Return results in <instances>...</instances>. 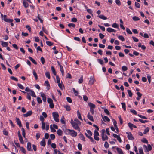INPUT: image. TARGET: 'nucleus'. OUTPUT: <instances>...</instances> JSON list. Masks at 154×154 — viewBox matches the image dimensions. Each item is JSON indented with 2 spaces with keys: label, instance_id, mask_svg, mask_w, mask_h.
<instances>
[{
  "label": "nucleus",
  "instance_id": "28",
  "mask_svg": "<svg viewBox=\"0 0 154 154\" xmlns=\"http://www.w3.org/2000/svg\"><path fill=\"white\" fill-rule=\"evenodd\" d=\"M29 59L35 64H37V63L35 61V60H34L33 58H32L31 57L29 56L28 57Z\"/></svg>",
  "mask_w": 154,
  "mask_h": 154
},
{
  "label": "nucleus",
  "instance_id": "30",
  "mask_svg": "<svg viewBox=\"0 0 154 154\" xmlns=\"http://www.w3.org/2000/svg\"><path fill=\"white\" fill-rule=\"evenodd\" d=\"M1 45L4 47H7L8 46V43L7 42H4L3 41H1Z\"/></svg>",
  "mask_w": 154,
  "mask_h": 154
},
{
  "label": "nucleus",
  "instance_id": "39",
  "mask_svg": "<svg viewBox=\"0 0 154 154\" xmlns=\"http://www.w3.org/2000/svg\"><path fill=\"white\" fill-rule=\"evenodd\" d=\"M19 138V140L20 143L22 144H23L24 143V141L23 140V137L22 136L18 137Z\"/></svg>",
  "mask_w": 154,
  "mask_h": 154
},
{
  "label": "nucleus",
  "instance_id": "5",
  "mask_svg": "<svg viewBox=\"0 0 154 154\" xmlns=\"http://www.w3.org/2000/svg\"><path fill=\"white\" fill-rule=\"evenodd\" d=\"M67 131L69 134L72 137H75L77 135V133L74 130L67 129Z\"/></svg>",
  "mask_w": 154,
  "mask_h": 154
},
{
  "label": "nucleus",
  "instance_id": "31",
  "mask_svg": "<svg viewBox=\"0 0 154 154\" xmlns=\"http://www.w3.org/2000/svg\"><path fill=\"white\" fill-rule=\"evenodd\" d=\"M98 17L99 18L104 20H106L107 19V17L103 15H100Z\"/></svg>",
  "mask_w": 154,
  "mask_h": 154
},
{
  "label": "nucleus",
  "instance_id": "11",
  "mask_svg": "<svg viewBox=\"0 0 154 154\" xmlns=\"http://www.w3.org/2000/svg\"><path fill=\"white\" fill-rule=\"evenodd\" d=\"M41 96L42 98L43 101L44 102H45L46 100V98L45 94L42 92L40 93Z\"/></svg>",
  "mask_w": 154,
  "mask_h": 154
},
{
  "label": "nucleus",
  "instance_id": "59",
  "mask_svg": "<svg viewBox=\"0 0 154 154\" xmlns=\"http://www.w3.org/2000/svg\"><path fill=\"white\" fill-rule=\"evenodd\" d=\"M98 26L103 31H105V29L104 26H102L100 25H98Z\"/></svg>",
  "mask_w": 154,
  "mask_h": 154
},
{
  "label": "nucleus",
  "instance_id": "49",
  "mask_svg": "<svg viewBox=\"0 0 154 154\" xmlns=\"http://www.w3.org/2000/svg\"><path fill=\"white\" fill-rule=\"evenodd\" d=\"M78 149L80 150H82V146L81 144L79 143L78 145Z\"/></svg>",
  "mask_w": 154,
  "mask_h": 154
},
{
  "label": "nucleus",
  "instance_id": "26",
  "mask_svg": "<svg viewBox=\"0 0 154 154\" xmlns=\"http://www.w3.org/2000/svg\"><path fill=\"white\" fill-rule=\"evenodd\" d=\"M23 4L24 7L25 8H27L29 6V4L28 3L25 1V0H23Z\"/></svg>",
  "mask_w": 154,
  "mask_h": 154
},
{
  "label": "nucleus",
  "instance_id": "14",
  "mask_svg": "<svg viewBox=\"0 0 154 154\" xmlns=\"http://www.w3.org/2000/svg\"><path fill=\"white\" fill-rule=\"evenodd\" d=\"M101 116L103 118V120L105 122H109L110 121V119L107 116H104L102 115H101Z\"/></svg>",
  "mask_w": 154,
  "mask_h": 154
},
{
  "label": "nucleus",
  "instance_id": "19",
  "mask_svg": "<svg viewBox=\"0 0 154 154\" xmlns=\"http://www.w3.org/2000/svg\"><path fill=\"white\" fill-rule=\"evenodd\" d=\"M16 121L19 127H21L22 126L21 122L18 118H16Z\"/></svg>",
  "mask_w": 154,
  "mask_h": 154
},
{
  "label": "nucleus",
  "instance_id": "24",
  "mask_svg": "<svg viewBox=\"0 0 154 154\" xmlns=\"http://www.w3.org/2000/svg\"><path fill=\"white\" fill-rule=\"evenodd\" d=\"M79 137L82 140L84 141H85V137H84V136L82 133H80V134H79Z\"/></svg>",
  "mask_w": 154,
  "mask_h": 154
},
{
  "label": "nucleus",
  "instance_id": "57",
  "mask_svg": "<svg viewBox=\"0 0 154 154\" xmlns=\"http://www.w3.org/2000/svg\"><path fill=\"white\" fill-rule=\"evenodd\" d=\"M147 78L148 79V81L149 83L150 84L151 83V76L149 75H147Z\"/></svg>",
  "mask_w": 154,
  "mask_h": 154
},
{
  "label": "nucleus",
  "instance_id": "22",
  "mask_svg": "<svg viewBox=\"0 0 154 154\" xmlns=\"http://www.w3.org/2000/svg\"><path fill=\"white\" fill-rule=\"evenodd\" d=\"M32 112L31 111H29L23 115L25 117H27L29 116H30L32 114Z\"/></svg>",
  "mask_w": 154,
  "mask_h": 154
},
{
  "label": "nucleus",
  "instance_id": "1",
  "mask_svg": "<svg viewBox=\"0 0 154 154\" xmlns=\"http://www.w3.org/2000/svg\"><path fill=\"white\" fill-rule=\"evenodd\" d=\"M71 123L75 129L79 131H80V129L79 126L81 125V124H79L78 123H76V122H74L72 119L71 121Z\"/></svg>",
  "mask_w": 154,
  "mask_h": 154
},
{
  "label": "nucleus",
  "instance_id": "37",
  "mask_svg": "<svg viewBox=\"0 0 154 154\" xmlns=\"http://www.w3.org/2000/svg\"><path fill=\"white\" fill-rule=\"evenodd\" d=\"M139 153L138 152H137L136 154H143V149L142 147L140 148L139 149Z\"/></svg>",
  "mask_w": 154,
  "mask_h": 154
},
{
  "label": "nucleus",
  "instance_id": "45",
  "mask_svg": "<svg viewBox=\"0 0 154 154\" xmlns=\"http://www.w3.org/2000/svg\"><path fill=\"white\" fill-rule=\"evenodd\" d=\"M149 130V128L147 127L145 130L143 132V134H146L148 132Z\"/></svg>",
  "mask_w": 154,
  "mask_h": 154
},
{
  "label": "nucleus",
  "instance_id": "6",
  "mask_svg": "<svg viewBox=\"0 0 154 154\" xmlns=\"http://www.w3.org/2000/svg\"><path fill=\"white\" fill-rule=\"evenodd\" d=\"M52 115L54 120L56 122H58L59 121V119L58 118L59 115L58 113L56 112H54L52 113Z\"/></svg>",
  "mask_w": 154,
  "mask_h": 154
},
{
  "label": "nucleus",
  "instance_id": "25",
  "mask_svg": "<svg viewBox=\"0 0 154 154\" xmlns=\"http://www.w3.org/2000/svg\"><path fill=\"white\" fill-rule=\"evenodd\" d=\"M77 115L79 119L81 121H82V119L81 117V114L79 110L77 112Z\"/></svg>",
  "mask_w": 154,
  "mask_h": 154
},
{
  "label": "nucleus",
  "instance_id": "43",
  "mask_svg": "<svg viewBox=\"0 0 154 154\" xmlns=\"http://www.w3.org/2000/svg\"><path fill=\"white\" fill-rule=\"evenodd\" d=\"M20 150L24 153L25 154L26 152V150L23 147H20Z\"/></svg>",
  "mask_w": 154,
  "mask_h": 154
},
{
  "label": "nucleus",
  "instance_id": "53",
  "mask_svg": "<svg viewBox=\"0 0 154 154\" xmlns=\"http://www.w3.org/2000/svg\"><path fill=\"white\" fill-rule=\"evenodd\" d=\"M72 90L75 95L77 96L78 94V92L76 91L74 88H73Z\"/></svg>",
  "mask_w": 154,
  "mask_h": 154
},
{
  "label": "nucleus",
  "instance_id": "20",
  "mask_svg": "<svg viewBox=\"0 0 154 154\" xmlns=\"http://www.w3.org/2000/svg\"><path fill=\"white\" fill-rule=\"evenodd\" d=\"M87 117L90 121L93 122L94 121L93 116L91 115L89 113H88Z\"/></svg>",
  "mask_w": 154,
  "mask_h": 154
},
{
  "label": "nucleus",
  "instance_id": "41",
  "mask_svg": "<svg viewBox=\"0 0 154 154\" xmlns=\"http://www.w3.org/2000/svg\"><path fill=\"white\" fill-rule=\"evenodd\" d=\"M45 75L46 77H47L48 79H50L51 77L50 74V73L48 72H45Z\"/></svg>",
  "mask_w": 154,
  "mask_h": 154
},
{
  "label": "nucleus",
  "instance_id": "50",
  "mask_svg": "<svg viewBox=\"0 0 154 154\" xmlns=\"http://www.w3.org/2000/svg\"><path fill=\"white\" fill-rule=\"evenodd\" d=\"M68 26L69 27H75V24L72 23H69L68 24Z\"/></svg>",
  "mask_w": 154,
  "mask_h": 154
},
{
  "label": "nucleus",
  "instance_id": "64",
  "mask_svg": "<svg viewBox=\"0 0 154 154\" xmlns=\"http://www.w3.org/2000/svg\"><path fill=\"white\" fill-rule=\"evenodd\" d=\"M99 36L101 39L105 37V35L101 33L99 34Z\"/></svg>",
  "mask_w": 154,
  "mask_h": 154
},
{
  "label": "nucleus",
  "instance_id": "9",
  "mask_svg": "<svg viewBox=\"0 0 154 154\" xmlns=\"http://www.w3.org/2000/svg\"><path fill=\"white\" fill-rule=\"evenodd\" d=\"M27 94L28 95H31L33 97H36L34 92L31 90H30L28 92H27Z\"/></svg>",
  "mask_w": 154,
  "mask_h": 154
},
{
  "label": "nucleus",
  "instance_id": "7",
  "mask_svg": "<svg viewBox=\"0 0 154 154\" xmlns=\"http://www.w3.org/2000/svg\"><path fill=\"white\" fill-rule=\"evenodd\" d=\"M99 135V133L97 131L95 130L94 132V139L95 140L97 141H98L99 140V138L98 136Z\"/></svg>",
  "mask_w": 154,
  "mask_h": 154
},
{
  "label": "nucleus",
  "instance_id": "17",
  "mask_svg": "<svg viewBox=\"0 0 154 154\" xmlns=\"http://www.w3.org/2000/svg\"><path fill=\"white\" fill-rule=\"evenodd\" d=\"M88 104L89 106L90 107V108L94 109L95 108V105L91 102L88 103Z\"/></svg>",
  "mask_w": 154,
  "mask_h": 154
},
{
  "label": "nucleus",
  "instance_id": "47",
  "mask_svg": "<svg viewBox=\"0 0 154 154\" xmlns=\"http://www.w3.org/2000/svg\"><path fill=\"white\" fill-rule=\"evenodd\" d=\"M139 121L140 122H141V123H145L146 122H149V121L148 120H144L143 119H139Z\"/></svg>",
  "mask_w": 154,
  "mask_h": 154
},
{
  "label": "nucleus",
  "instance_id": "40",
  "mask_svg": "<svg viewBox=\"0 0 154 154\" xmlns=\"http://www.w3.org/2000/svg\"><path fill=\"white\" fill-rule=\"evenodd\" d=\"M33 75L34 76L35 78V79L37 80L38 79V75H37V73L36 72L35 70H34L33 71Z\"/></svg>",
  "mask_w": 154,
  "mask_h": 154
},
{
  "label": "nucleus",
  "instance_id": "34",
  "mask_svg": "<svg viewBox=\"0 0 154 154\" xmlns=\"http://www.w3.org/2000/svg\"><path fill=\"white\" fill-rule=\"evenodd\" d=\"M51 70L54 75L55 76L57 75L56 71H55V69L53 66H52L51 67Z\"/></svg>",
  "mask_w": 154,
  "mask_h": 154
},
{
  "label": "nucleus",
  "instance_id": "62",
  "mask_svg": "<svg viewBox=\"0 0 154 154\" xmlns=\"http://www.w3.org/2000/svg\"><path fill=\"white\" fill-rule=\"evenodd\" d=\"M127 91L129 96L130 97H131L132 95V93L131 92V91L128 90Z\"/></svg>",
  "mask_w": 154,
  "mask_h": 154
},
{
  "label": "nucleus",
  "instance_id": "38",
  "mask_svg": "<svg viewBox=\"0 0 154 154\" xmlns=\"http://www.w3.org/2000/svg\"><path fill=\"white\" fill-rule=\"evenodd\" d=\"M116 150L119 154H124L122 149L119 148H117Z\"/></svg>",
  "mask_w": 154,
  "mask_h": 154
},
{
  "label": "nucleus",
  "instance_id": "3",
  "mask_svg": "<svg viewBox=\"0 0 154 154\" xmlns=\"http://www.w3.org/2000/svg\"><path fill=\"white\" fill-rule=\"evenodd\" d=\"M106 131L105 129H103L101 130V136L103 141L108 140V137L105 134Z\"/></svg>",
  "mask_w": 154,
  "mask_h": 154
},
{
  "label": "nucleus",
  "instance_id": "33",
  "mask_svg": "<svg viewBox=\"0 0 154 154\" xmlns=\"http://www.w3.org/2000/svg\"><path fill=\"white\" fill-rule=\"evenodd\" d=\"M57 134L60 136L62 135L63 134V131L61 129H59L57 131Z\"/></svg>",
  "mask_w": 154,
  "mask_h": 154
},
{
  "label": "nucleus",
  "instance_id": "32",
  "mask_svg": "<svg viewBox=\"0 0 154 154\" xmlns=\"http://www.w3.org/2000/svg\"><path fill=\"white\" fill-rule=\"evenodd\" d=\"M58 86L60 88L61 90H63V88H64V86L63 85V84H62V82H61V83H60L58 84Z\"/></svg>",
  "mask_w": 154,
  "mask_h": 154
},
{
  "label": "nucleus",
  "instance_id": "61",
  "mask_svg": "<svg viewBox=\"0 0 154 154\" xmlns=\"http://www.w3.org/2000/svg\"><path fill=\"white\" fill-rule=\"evenodd\" d=\"M104 112L107 115H109L110 114L109 110L106 109L105 108L104 109Z\"/></svg>",
  "mask_w": 154,
  "mask_h": 154
},
{
  "label": "nucleus",
  "instance_id": "55",
  "mask_svg": "<svg viewBox=\"0 0 154 154\" xmlns=\"http://www.w3.org/2000/svg\"><path fill=\"white\" fill-rule=\"evenodd\" d=\"M42 123V130L45 129V124L44 122H41Z\"/></svg>",
  "mask_w": 154,
  "mask_h": 154
},
{
  "label": "nucleus",
  "instance_id": "46",
  "mask_svg": "<svg viewBox=\"0 0 154 154\" xmlns=\"http://www.w3.org/2000/svg\"><path fill=\"white\" fill-rule=\"evenodd\" d=\"M56 81L57 83L58 84L60 83V79L58 75H56Z\"/></svg>",
  "mask_w": 154,
  "mask_h": 154
},
{
  "label": "nucleus",
  "instance_id": "44",
  "mask_svg": "<svg viewBox=\"0 0 154 154\" xmlns=\"http://www.w3.org/2000/svg\"><path fill=\"white\" fill-rule=\"evenodd\" d=\"M112 27L114 28H118L119 25L116 23H114L112 24Z\"/></svg>",
  "mask_w": 154,
  "mask_h": 154
},
{
  "label": "nucleus",
  "instance_id": "2",
  "mask_svg": "<svg viewBox=\"0 0 154 154\" xmlns=\"http://www.w3.org/2000/svg\"><path fill=\"white\" fill-rule=\"evenodd\" d=\"M86 132L87 133H85L86 136L90 139L91 142L94 143L95 141L94 140L93 138L91 137L92 135V133L91 131L89 130H87Z\"/></svg>",
  "mask_w": 154,
  "mask_h": 154
},
{
  "label": "nucleus",
  "instance_id": "58",
  "mask_svg": "<svg viewBox=\"0 0 154 154\" xmlns=\"http://www.w3.org/2000/svg\"><path fill=\"white\" fill-rule=\"evenodd\" d=\"M104 147L106 149L109 147V145L108 143L107 142H105L104 144Z\"/></svg>",
  "mask_w": 154,
  "mask_h": 154
},
{
  "label": "nucleus",
  "instance_id": "60",
  "mask_svg": "<svg viewBox=\"0 0 154 154\" xmlns=\"http://www.w3.org/2000/svg\"><path fill=\"white\" fill-rule=\"evenodd\" d=\"M66 100L69 103H71L72 102V100L71 98L69 97H66Z\"/></svg>",
  "mask_w": 154,
  "mask_h": 154
},
{
  "label": "nucleus",
  "instance_id": "8",
  "mask_svg": "<svg viewBox=\"0 0 154 154\" xmlns=\"http://www.w3.org/2000/svg\"><path fill=\"white\" fill-rule=\"evenodd\" d=\"M95 81L94 76H91L90 77V80L89 82V83L91 85H93Z\"/></svg>",
  "mask_w": 154,
  "mask_h": 154
},
{
  "label": "nucleus",
  "instance_id": "21",
  "mask_svg": "<svg viewBox=\"0 0 154 154\" xmlns=\"http://www.w3.org/2000/svg\"><path fill=\"white\" fill-rule=\"evenodd\" d=\"M107 31L109 32H116V30H115L114 29L112 28H108L107 29Z\"/></svg>",
  "mask_w": 154,
  "mask_h": 154
},
{
  "label": "nucleus",
  "instance_id": "51",
  "mask_svg": "<svg viewBox=\"0 0 154 154\" xmlns=\"http://www.w3.org/2000/svg\"><path fill=\"white\" fill-rule=\"evenodd\" d=\"M50 128L51 129V132H56V130L55 129L53 128H52V125H51L50 126Z\"/></svg>",
  "mask_w": 154,
  "mask_h": 154
},
{
  "label": "nucleus",
  "instance_id": "56",
  "mask_svg": "<svg viewBox=\"0 0 154 154\" xmlns=\"http://www.w3.org/2000/svg\"><path fill=\"white\" fill-rule=\"evenodd\" d=\"M46 43L47 45L50 46H51L53 45V43L49 41H47L46 42Z\"/></svg>",
  "mask_w": 154,
  "mask_h": 154
},
{
  "label": "nucleus",
  "instance_id": "13",
  "mask_svg": "<svg viewBox=\"0 0 154 154\" xmlns=\"http://www.w3.org/2000/svg\"><path fill=\"white\" fill-rule=\"evenodd\" d=\"M126 134L128 135V137L129 140H132L134 139V138L131 132H127Z\"/></svg>",
  "mask_w": 154,
  "mask_h": 154
},
{
  "label": "nucleus",
  "instance_id": "29",
  "mask_svg": "<svg viewBox=\"0 0 154 154\" xmlns=\"http://www.w3.org/2000/svg\"><path fill=\"white\" fill-rule=\"evenodd\" d=\"M128 125L129 128L131 130H132L133 127L135 128V125L131 123H128Z\"/></svg>",
  "mask_w": 154,
  "mask_h": 154
},
{
  "label": "nucleus",
  "instance_id": "63",
  "mask_svg": "<svg viewBox=\"0 0 154 154\" xmlns=\"http://www.w3.org/2000/svg\"><path fill=\"white\" fill-rule=\"evenodd\" d=\"M122 69L123 71H126L127 70V67L126 66H123L122 67Z\"/></svg>",
  "mask_w": 154,
  "mask_h": 154
},
{
  "label": "nucleus",
  "instance_id": "12",
  "mask_svg": "<svg viewBox=\"0 0 154 154\" xmlns=\"http://www.w3.org/2000/svg\"><path fill=\"white\" fill-rule=\"evenodd\" d=\"M27 149L29 151H32V149H31V143L30 142H28L27 145Z\"/></svg>",
  "mask_w": 154,
  "mask_h": 154
},
{
  "label": "nucleus",
  "instance_id": "15",
  "mask_svg": "<svg viewBox=\"0 0 154 154\" xmlns=\"http://www.w3.org/2000/svg\"><path fill=\"white\" fill-rule=\"evenodd\" d=\"M44 85L46 86V88L48 90H49L50 87L49 82L48 81H45V82Z\"/></svg>",
  "mask_w": 154,
  "mask_h": 154
},
{
  "label": "nucleus",
  "instance_id": "4",
  "mask_svg": "<svg viewBox=\"0 0 154 154\" xmlns=\"http://www.w3.org/2000/svg\"><path fill=\"white\" fill-rule=\"evenodd\" d=\"M143 148L145 152H147L149 151H150L152 149V147L151 145L149 144H148L147 146L146 145H144L143 146Z\"/></svg>",
  "mask_w": 154,
  "mask_h": 154
},
{
  "label": "nucleus",
  "instance_id": "27",
  "mask_svg": "<svg viewBox=\"0 0 154 154\" xmlns=\"http://www.w3.org/2000/svg\"><path fill=\"white\" fill-rule=\"evenodd\" d=\"M141 141L143 143L148 144V142L147 140L145 138H143L141 140Z\"/></svg>",
  "mask_w": 154,
  "mask_h": 154
},
{
  "label": "nucleus",
  "instance_id": "10",
  "mask_svg": "<svg viewBox=\"0 0 154 154\" xmlns=\"http://www.w3.org/2000/svg\"><path fill=\"white\" fill-rule=\"evenodd\" d=\"M3 20L4 21L7 22H12L13 21V19L7 18V16L5 15H4V16Z\"/></svg>",
  "mask_w": 154,
  "mask_h": 154
},
{
  "label": "nucleus",
  "instance_id": "23",
  "mask_svg": "<svg viewBox=\"0 0 154 154\" xmlns=\"http://www.w3.org/2000/svg\"><path fill=\"white\" fill-rule=\"evenodd\" d=\"M45 141L44 138H43L40 142V145L41 146H45Z\"/></svg>",
  "mask_w": 154,
  "mask_h": 154
},
{
  "label": "nucleus",
  "instance_id": "42",
  "mask_svg": "<svg viewBox=\"0 0 154 154\" xmlns=\"http://www.w3.org/2000/svg\"><path fill=\"white\" fill-rule=\"evenodd\" d=\"M17 85L20 89L23 90L24 89V87L20 83H17Z\"/></svg>",
  "mask_w": 154,
  "mask_h": 154
},
{
  "label": "nucleus",
  "instance_id": "54",
  "mask_svg": "<svg viewBox=\"0 0 154 154\" xmlns=\"http://www.w3.org/2000/svg\"><path fill=\"white\" fill-rule=\"evenodd\" d=\"M37 100L38 103L40 104L42 103V101L40 97H38L37 98Z\"/></svg>",
  "mask_w": 154,
  "mask_h": 154
},
{
  "label": "nucleus",
  "instance_id": "48",
  "mask_svg": "<svg viewBox=\"0 0 154 154\" xmlns=\"http://www.w3.org/2000/svg\"><path fill=\"white\" fill-rule=\"evenodd\" d=\"M64 119L65 118L63 116L60 119V122H61V123L63 124H65V122L64 120Z\"/></svg>",
  "mask_w": 154,
  "mask_h": 154
},
{
  "label": "nucleus",
  "instance_id": "18",
  "mask_svg": "<svg viewBox=\"0 0 154 154\" xmlns=\"http://www.w3.org/2000/svg\"><path fill=\"white\" fill-rule=\"evenodd\" d=\"M58 63L59 65L60 66V71L62 73V75L63 76L64 75V70H63V67L62 65H60V64L59 62H58Z\"/></svg>",
  "mask_w": 154,
  "mask_h": 154
},
{
  "label": "nucleus",
  "instance_id": "16",
  "mask_svg": "<svg viewBox=\"0 0 154 154\" xmlns=\"http://www.w3.org/2000/svg\"><path fill=\"white\" fill-rule=\"evenodd\" d=\"M136 94L137 95V97L136 98V99L137 100L139 101L142 96V94L138 92H137Z\"/></svg>",
  "mask_w": 154,
  "mask_h": 154
},
{
  "label": "nucleus",
  "instance_id": "52",
  "mask_svg": "<svg viewBox=\"0 0 154 154\" xmlns=\"http://www.w3.org/2000/svg\"><path fill=\"white\" fill-rule=\"evenodd\" d=\"M118 38L119 39H120V40H121L122 41H123L125 40L124 37L122 35L119 36Z\"/></svg>",
  "mask_w": 154,
  "mask_h": 154
},
{
  "label": "nucleus",
  "instance_id": "35",
  "mask_svg": "<svg viewBox=\"0 0 154 154\" xmlns=\"http://www.w3.org/2000/svg\"><path fill=\"white\" fill-rule=\"evenodd\" d=\"M64 107L66 108V110L67 111H69L71 110L70 107L69 106L66 105L64 106Z\"/></svg>",
  "mask_w": 154,
  "mask_h": 154
},
{
  "label": "nucleus",
  "instance_id": "36",
  "mask_svg": "<svg viewBox=\"0 0 154 154\" xmlns=\"http://www.w3.org/2000/svg\"><path fill=\"white\" fill-rule=\"evenodd\" d=\"M21 130L22 131V135L23 136V137L25 138H26V133H25V130H24V129L23 128H21Z\"/></svg>",
  "mask_w": 154,
  "mask_h": 154
}]
</instances>
